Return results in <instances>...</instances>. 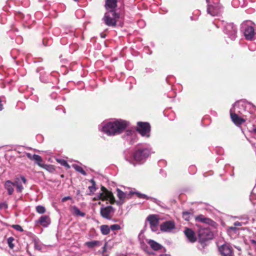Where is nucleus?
<instances>
[{"instance_id":"f257e3e1","label":"nucleus","mask_w":256,"mask_h":256,"mask_svg":"<svg viewBox=\"0 0 256 256\" xmlns=\"http://www.w3.org/2000/svg\"><path fill=\"white\" fill-rule=\"evenodd\" d=\"M230 114L232 122L236 125H240L248 120V114L251 115L252 120L256 116V107L244 100L236 102L230 110Z\"/></svg>"},{"instance_id":"f03ea898","label":"nucleus","mask_w":256,"mask_h":256,"mask_svg":"<svg viewBox=\"0 0 256 256\" xmlns=\"http://www.w3.org/2000/svg\"><path fill=\"white\" fill-rule=\"evenodd\" d=\"M126 126L127 123L126 121L118 120L103 122L100 126V130L108 136H112L120 134Z\"/></svg>"},{"instance_id":"7ed1b4c3","label":"nucleus","mask_w":256,"mask_h":256,"mask_svg":"<svg viewBox=\"0 0 256 256\" xmlns=\"http://www.w3.org/2000/svg\"><path fill=\"white\" fill-rule=\"evenodd\" d=\"M150 154V150L148 148L138 150L134 154L132 158L128 161L134 166L143 162Z\"/></svg>"},{"instance_id":"20e7f679","label":"nucleus","mask_w":256,"mask_h":256,"mask_svg":"<svg viewBox=\"0 0 256 256\" xmlns=\"http://www.w3.org/2000/svg\"><path fill=\"white\" fill-rule=\"evenodd\" d=\"M119 18V14L114 10H110L105 13L102 20L106 26H114L116 25Z\"/></svg>"},{"instance_id":"39448f33","label":"nucleus","mask_w":256,"mask_h":256,"mask_svg":"<svg viewBox=\"0 0 256 256\" xmlns=\"http://www.w3.org/2000/svg\"><path fill=\"white\" fill-rule=\"evenodd\" d=\"M94 200H109L110 204H114L115 202L114 197L112 192L108 190L106 188L102 186L101 187V191L93 198Z\"/></svg>"},{"instance_id":"423d86ee","label":"nucleus","mask_w":256,"mask_h":256,"mask_svg":"<svg viewBox=\"0 0 256 256\" xmlns=\"http://www.w3.org/2000/svg\"><path fill=\"white\" fill-rule=\"evenodd\" d=\"M218 0H213L214 4H212L210 0H206L208 3V12L212 16H215L221 12V6L217 2Z\"/></svg>"},{"instance_id":"0eeeda50","label":"nucleus","mask_w":256,"mask_h":256,"mask_svg":"<svg viewBox=\"0 0 256 256\" xmlns=\"http://www.w3.org/2000/svg\"><path fill=\"white\" fill-rule=\"evenodd\" d=\"M137 130L143 136L149 137L150 126L148 122H138Z\"/></svg>"},{"instance_id":"6e6552de","label":"nucleus","mask_w":256,"mask_h":256,"mask_svg":"<svg viewBox=\"0 0 256 256\" xmlns=\"http://www.w3.org/2000/svg\"><path fill=\"white\" fill-rule=\"evenodd\" d=\"M160 228L162 232H171L176 229V225L173 221L168 220L161 224Z\"/></svg>"},{"instance_id":"1a4fd4ad","label":"nucleus","mask_w":256,"mask_h":256,"mask_svg":"<svg viewBox=\"0 0 256 256\" xmlns=\"http://www.w3.org/2000/svg\"><path fill=\"white\" fill-rule=\"evenodd\" d=\"M224 31L232 40L236 38V28L233 24H227L224 26Z\"/></svg>"},{"instance_id":"9d476101","label":"nucleus","mask_w":256,"mask_h":256,"mask_svg":"<svg viewBox=\"0 0 256 256\" xmlns=\"http://www.w3.org/2000/svg\"><path fill=\"white\" fill-rule=\"evenodd\" d=\"M244 35L246 40H252L254 35V28L252 26L242 25Z\"/></svg>"},{"instance_id":"9b49d317","label":"nucleus","mask_w":256,"mask_h":256,"mask_svg":"<svg viewBox=\"0 0 256 256\" xmlns=\"http://www.w3.org/2000/svg\"><path fill=\"white\" fill-rule=\"evenodd\" d=\"M26 182V179L23 176H21L20 178H15V180L14 183V186H16V190L18 192H22L24 189L22 184H25Z\"/></svg>"},{"instance_id":"f8f14e48","label":"nucleus","mask_w":256,"mask_h":256,"mask_svg":"<svg viewBox=\"0 0 256 256\" xmlns=\"http://www.w3.org/2000/svg\"><path fill=\"white\" fill-rule=\"evenodd\" d=\"M198 236L202 240H206L212 238V234L208 229H200L198 232Z\"/></svg>"},{"instance_id":"ddd939ff","label":"nucleus","mask_w":256,"mask_h":256,"mask_svg":"<svg viewBox=\"0 0 256 256\" xmlns=\"http://www.w3.org/2000/svg\"><path fill=\"white\" fill-rule=\"evenodd\" d=\"M221 254L224 256H230L232 253L231 246L228 244H224L219 248Z\"/></svg>"},{"instance_id":"4468645a","label":"nucleus","mask_w":256,"mask_h":256,"mask_svg":"<svg viewBox=\"0 0 256 256\" xmlns=\"http://www.w3.org/2000/svg\"><path fill=\"white\" fill-rule=\"evenodd\" d=\"M113 210V208L112 206H108L100 208V214L102 216L106 218L110 219V214Z\"/></svg>"},{"instance_id":"2eb2a0df","label":"nucleus","mask_w":256,"mask_h":256,"mask_svg":"<svg viewBox=\"0 0 256 256\" xmlns=\"http://www.w3.org/2000/svg\"><path fill=\"white\" fill-rule=\"evenodd\" d=\"M148 220L150 223L151 228L153 231L155 230V228L158 225V220L155 215H151L148 216Z\"/></svg>"},{"instance_id":"dca6fc26","label":"nucleus","mask_w":256,"mask_h":256,"mask_svg":"<svg viewBox=\"0 0 256 256\" xmlns=\"http://www.w3.org/2000/svg\"><path fill=\"white\" fill-rule=\"evenodd\" d=\"M184 233L190 242H193L196 240L194 233L191 229L186 228Z\"/></svg>"},{"instance_id":"f3484780","label":"nucleus","mask_w":256,"mask_h":256,"mask_svg":"<svg viewBox=\"0 0 256 256\" xmlns=\"http://www.w3.org/2000/svg\"><path fill=\"white\" fill-rule=\"evenodd\" d=\"M40 224L44 227H47L50 223V220L48 216H42L36 222Z\"/></svg>"},{"instance_id":"a211bd4d","label":"nucleus","mask_w":256,"mask_h":256,"mask_svg":"<svg viewBox=\"0 0 256 256\" xmlns=\"http://www.w3.org/2000/svg\"><path fill=\"white\" fill-rule=\"evenodd\" d=\"M116 6V0H106L105 8L107 10H114Z\"/></svg>"},{"instance_id":"6ab92c4d","label":"nucleus","mask_w":256,"mask_h":256,"mask_svg":"<svg viewBox=\"0 0 256 256\" xmlns=\"http://www.w3.org/2000/svg\"><path fill=\"white\" fill-rule=\"evenodd\" d=\"M14 184L10 180H6L4 184V188L7 190L9 195H12L14 192Z\"/></svg>"},{"instance_id":"aec40b11","label":"nucleus","mask_w":256,"mask_h":256,"mask_svg":"<svg viewBox=\"0 0 256 256\" xmlns=\"http://www.w3.org/2000/svg\"><path fill=\"white\" fill-rule=\"evenodd\" d=\"M85 245L88 248H94L102 245V242L98 240H92L86 242Z\"/></svg>"},{"instance_id":"412c9836","label":"nucleus","mask_w":256,"mask_h":256,"mask_svg":"<svg viewBox=\"0 0 256 256\" xmlns=\"http://www.w3.org/2000/svg\"><path fill=\"white\" fill-rule=\"evenodd\" d=\"M146 241L150 247L155 250H158L161 248V246L153 240H147Z\"/></svg>"},{"instance_id":"4be33fe9","label":"nucleus","mask_w":256,"mask_h":256,"mask_svg":"<svg viewBox=\"0 0 256 256\" xmlns=\"http://www.w3.org/2000/svg\"><path fill=\"white\" fill-rule=\"evenodd\" d=\"M71 211L72 214L76 216H80L84 217L85 216V213L80 211V210L76 206L71 208Z\"/></svg>"},{"instance_id":"5701e85b","label":"nucleus","mask_w":256,"mask_h":256,"mask_svg":"<svg viewBox=\"0 0 256 256\" xmlns=\"http://www.w3.org/2000/svg\"><path fill=\"white\" fill-rule=\"evenodd\" d=\"M90 182L92 184V185L88 186V190H90V193L88 194L89 195L93 194L96 190V184L94 180L92 179L90 180Z\"/></svg>"},{"instance_id":"b1692460","label":"nucleus","mask_w":256,"mask_h":256,"mask_svg":"<svg viewBox=\"0 0 256 256\" xmlns=\"http://www.w3.org/2000/svg\"><path fill=\"white\" fill-rule=\"evenodd\" d=\"M117 196L118 198L122 202L124 200L127 198V194L120 189H117Z\"/></svg>"},{"instance_id":"393cba45","label":"nucleus","mask_w":256,"mask_h":256,"mask_svg":"<svg viewBox=\"0 0 256 256\" xmlns=\"http://www.w3.org/2000/svg\"><path fill=\"white\" fill-rule=\"evenodd\" d=\"M100 230L103 234L106 235L110 233V228L107 225H102L100 226Z\"/></svg>"},{"instance_id":"a878e982","label":"nucleus","mask_w":256,"mask_h":256,"mask_svg":"<svg viewBox=\"0 0 256 256\" xmlns=\"http://www.w3.org/2000/svg\"><path fill=\"white\" fill-rule=\"evenodd\" d=\"M33 157V160H34L40 166L43 167L42 158L37 154H34Z\"/></svg>"},{"instance_id":"bb28decb","label":"nucleus","mask_w":256,"mask_h":256,"mask_svg":"<svg viewBox=\"0 0 256 256\" xmlns=\"http://www.w3.org/2000/svg\"><path fill=\"white\" fill-rule=\"evenodd\" d=\"M72 167L78 172H80L83 175H86V172H84V170L82 169V168L77 165V164H73L72 165Z\"/></svg>"},{"instance_id":"cd10ccee","label":"nucleus","mask_w":256,"mask_h":256,"mask_svg":"<svg viewBox=\"0 0 256 256\" xmlns=\"http://www.w3.org/2000/svg\"><path fill=\"white\" fill-rule=\"evenodd\" d=\"M57 162L63 166L69 168H70V165L68 164L66 161L62 159H58Z\"/></svg>"},{"instance_id":"c85d7f7f","label":"nucleus","mask_w":256,"mask_h":256,"mask_svg":"<svg viewBox=\"0 0 256 256\" xmlns=\"http://www.w3.org/2000/svg\"><path fill=\"white\" fill-rule=\"evenodd\" d=\"M36 211L38 213L42 214L46 212V209L44 207L42 206H38L36 207Z\"/></svg>"},{"instance_id":"c756f323","label":"nucleus","mask_w":256,"mask_h":256,"mask_svg":"<svg viewBox=\"0 0 256 256\" xmlns=\"http://www.w3.org/2000/svg\"><path fill=\"white\" fill-rule=\"evenodd\" d=\"M14 240V238L12 237H10L9 238H8V244L9 246L11 248H12L14 246V244H13V241Z\"/></svg>"},{"instance_id":"7c9ffc66","label":"nucleus","mask_w":256,"mask_h":256,"mask_svg":"<svg viewBox=\"0 0 256 256\" xmlns=\"http://www.w3.org/2000/svg\"><path fill=\"white\" fill-rule=\"evenodd\" d=\"M196 220L199 222H207L208 219L203 218L202 216H200L196 218Z\"/></svg>"},{"instance_id":"2f4dec72","label":"nucleus","mask_w":256,"mask_h":256,"mask_svg":"<svg viewBox=\"0 0 256 256\" xmlns=\"http://www.w3.org/2000/svg\"><path fill=\"white\" fill-rule=\"evenodd\" d=\"M110 229L112 230H119L120 229V226L119 224H114L110 226Z\"/></svg>"},{"instance_id":"473e14b6","label":"nucleus","mask_w":256,"mask_h":256,"mask_svg":"<svg viewBox=\"0 0 256 256\" xmlns=\"http://www.w3.org/2000/svg\"><path fill=\"white\" fill-rule=\"evenodd\" d=\"M12 227L15 230H17L18 231H20V232H22L23 231V229L22 228L21 226H20V225H18V224L13 225Z\"/></svg>"},{"instance_id":"72a5a7b5","label":"nucleus","mask_w":256,"mask_h":256,"mask_svg":"<svg viewBox=\"0 0 256 256\" xmlns=\"http://www.w3.org/2000/svg\"><path fill=\"white\" fill-rule=\"evenodd\" d=\"M135 194L140 198H146V199L148 198V197L144 194H140V192H136Z\"/></svg>"},{"instance_id":"f704fd0d","label":"nucleus","mask_w":256,"mask_h":256,"mask_svg":"<svg viewBox=\"0 0 256 256\" xmlns=\"http://www.w3.org/2000/svg\"><path fill=\"white\" fill-rule=\"evenodd\" d=\"M26 156H27V157L30 159V160H33V156H34V155H32V154H30V153H26Z\"/></svg>"},{"instance_id":"c9c22d12","label":"nucleus","mask_w":256,"mask_h":256,"mask_svg":"<svg viewBox=\"0 0 256 256\" xmlns=\"http://www.w3.org/2000/svg\"><path fill=\"white\" fill-rule=\"evenodd\" d=\"M71 200V198L70 196H65L63 198L62 200V202H64L67 200Z\"/></svg>"},{"instance_id":"e433bc0d","label":"nucleus","mask_w":256,"mask_h":256,"mask_svg":"<svg viewBox=\"0 0 256 256\" xmlns=\"http://www.w3.org/2000/svg\"><path fill=\"white\" fill-rule=\"evenodd\" d=\"M142 236H143L142 235V234H140L139 236H138L139 239L140 240L141 246L143 248H144V245H143V243L144 242L141 240V237H142Z\"/></svg>"},{"instance_id":"4c0bfd02","label":"nucleus","mask_w":256,"mask_h":256,"mask_svg":"<svg viewBox=\"0 0 256 256\" xmlns=\"http://www.w3.org/2000/svg\"><path fill=\"white\" fill-rule=\"evenodd\" d=\"M6 207H7V206L4 203L0 204V208H6Z\"/></svg>"},{"instance_id":"58836bf2","label":"nucleus","mask_w":256,"mask_h":256,"mask_svg":"<svg viewBox=\"0 0 256 256\" xmlns=\"http://www.w3.org/2000/svg\"><path fill=\"white\" fill-rule=\"evenodd\" d=\"M234 226H241L242 224L240 222H236L234 223Z\"/></svg>"},{"instance_id":"ea45409f","label":"nucleus","mask_w":256,"mask_h":256,"mask_svg":"<svg viewBox=\"0 0 256 256\" xmlns=\"http://www.w3.org/2000/svg\"><path fill=\"white\" fill-rule=\"evenodd\" d=\"M106 244H104V247H103V248H102V249H103V250H102V254H104V253L106 252Z\"/></svg>"},{"instance_id":"a19ab883","label":"nucleus","mask_w":256,"mask_h":256,"mask_svg":"<svg viewBox=\"0 0 256 256\" xmlns=\"http://www.w3.org/2000/svg\"><path fill=\"white\" fill-rule=\"evenodd\" d=\"M252 132L256 134V127L253 128Z\"/></svg>"},{"instance_id":"79ce46f5","label":"nucleus","mask_w":256,"mask_h":256,"mask_svg":"<svg viewBox=\"0 0 256 256\" xmlns=\"http://www.w3.org/2000/svg\"><path fill=\"white\" fill-rule=\"evenodd\" d=\"M251 242H252V244H256V240H251Z\"/></svg>"},{"instance_id":"37998d69","label":"nucleus","mask_w":256,"mask_h":256,"mask_svg":"<svg viewBox=\"0 0 256 256\" xmlns=\"http://www.w3.org/2000/svg\"><path fill=\"white\" fill-rule=\"evenodd\" d=\"M126 133H127V135H130V134H131L132 132H128H128H126Z\"/></svg>"},{"instance_id":"c03bdc74","label":"nucleus","mask_w":256,"mask_h":256,"mask_svg":"<svg viewBox=\"0 0 256 256\" xmlns=\"http://www.w3.org/2000/svg\"><path fill=\"white\" fill-rule=\"evenodd\" d=\"M230 229L234 230H235V228H234V227H233V226H231V227L230 228Z\"/></svg>"},{"instance_id":"a18cd8bd","label":"nucleus","mask_w":256,"mask_h":256,"mask_svg":"<svg viewBox=\"0 0 256 256\" xmlns=\"http://www.w3.org/2000/svg\"><path fill=\"white\" fill-rule=\"evenodd\" d=\"M188 214L187 212L184 213V216L187 215Z\"/></svg>"},{"instance_id":"49530a36","label":"nucleus","mask_w":256,"mask_h":256,"mask_svg":"<svg viewBox=\"0 0 256 256\" xmlns=\"http://www.w3.org/2000/svg\"><path fill=\"white\" fill-rule=\"evenodd\" d=\"M251 120H252L250 118H249V121H250H250H251Z\"/></svg>"},{"instance_id":"de8ad7c7","label":"nucleus","mask_w":256,"mask_h":256,"mask_svg":"<svg viewBox=\"0 0 256 256\" xmlns=\"http://www.w3.org/2000/svg\"><path fill=\"white\" fill-rule=\"evenodd\" d=\"M98 204H101L100 202H98Z\"/></svg>"},{"instance_id":"09e8293b","label":"nucleus","mask_w":256,"mask_h":256,"mask_svg":"<svg viewBox=\"0 0 256 256\" xmlns=\"http://www.w3.org/2000/svg\"><path fill=\"white\" fill-rule=\"evenodd\" d=\"M74 0V1H76H76H78V0Z\"/></svg>"}]
</instances>
